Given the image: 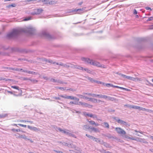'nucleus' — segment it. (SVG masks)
Returning <instances> with one entry per match:
<instances>
[{
  "mask_svg": "<svg viewBox=\"0 0 153 153\" xmlns=\"http://www.w3.org/2000/svg\"><path fill=\"white\" fill-rule=\"evenodd\" d=\"M81 59L83 61L88 63L92 65H93L99 67H102L100 64L99 62L96 61H94L93 60L90 59L89 58L82 57L81 58Z\"/></svg>",
  "mask_w": 153,
  "mask_h": 153,
  "instance_id": "nucleus-1",
  "label": "nucleus"
},
{
  "mask_svg": "<svg viewBox=\"0 0 153 153\" xmlns=\"http://www.w3.org/2000/svg\"><path fill=\"white\" fill-rule=\"evenodd\" d=\"M43 11V10L42 8L35 9L34 11L31 13L32 15H38L42 13Z\"/></svg>",
  "mask_w": 153,
  "mask_h": 153,
  "instance_id": "nucleus-2",
  "label": "nucleus"
},
{
  "mask_svg": "<svg viewBox=\"0 0 153 153\" xmlns=\"http://www.w3.org/2000/svg\"><path fill=\"white\" fill-rule=\"evenodd\" d=\"M115 130L117 131L118 134L125 135L126 133V131L120 127H117L115 128Z\"/></svg>",
  "mask_w": 153,
  "mask_h": 153,
  "instance_id": "nucleus-3",
  "label": "nucleus"
},
{
  "mask_svg": "<svg viewBox=\"0 0 153 153\" xmlns=\"http://www.w3.org/2000/svg\"><path fill=\"white\" fill-rule=\"evenodd\" d=\"M85 93L83 94V95H80V97L82 98L86 99L88 101L92 102L93 98H90L88 97V96L87 94H85Z\"/></svg>",
  "mask_w": 153,
  "mask_h": 153,
  "instance_id": "nucleus-4",
  "label": "nucleus"
},
{
  "mask_svg": "<svg viewBox=\"0 0 153 153\" xmlns=\"http://www.w3.org/2000/svg\"><path fill=\"white\" fill-rule=\"evenodd\" d=\"M19 31L17 30H14L13 31L7 35L8 37H12L18 33Z\"/></svg>",
  "mask_w": 153,
  "mask_h": 153,
  "instance_id": "nucleus-5",
  "label": "nucleus"
},
{
  "mask_svg": "<svg viewBox=\"0 0 153 153\" xmlns=\"http://www.w3.org/2000/svg\"><path fill=\"white\" fill-rule=\"evenodd\" d=\"M62 98H64L65 99H71V100H74L75 99V100L79 101V99L77 98H75L74 97L71 96H65L63 95H60V96Z\"/></svg>",
  "mask_w": 153,
  "mask_h": 153,
  "instance_id": "nucleus-6",
  "label": "nucleus"
},
{
  "mask_svg": "<svg viewBox=\"0 0 153 153\" xmlns=\"http://www.w3.org/2000/svg\"><path fill=\"white\" fill-rule=\"evenodd\" d=\"M84 8H79L77 9H75L72 11V12L74 13L80 14L82 13V12Z\"/></svg>",
  "mask_w": 153,
  "mask_h": 153,
  "instance_id": "nucleus-7",
  "label": "nucleus"
},
{
  "mask_svg": "<svg viewBox=\"0 0 153 153\" xmlns=\"http://www.w3.org/2000/svg\"><path fill=\"white\" fill-rule=\"evenodd\" d=\"M122 76L125 78H127L128 79L131 80L133 81H135L136 80H138V79L137 78H134L130 76H126L124 75H122Z\"/></svg>",
  "mask_w": 153,
  "mask_h": 153,
  "instance_id": "nucleus-8",
  "label": "nucleus"
},
{
  "mask_svg": "<svg viewBox=\"0 0 153 153\" xmlns=\"http://www.w3.org/2000/svg\"><path fill=\"white\" fill-rule=\"evenodd\" d=\"M79 105H81L83 106L88 107L90 108H91L93 107L92 105H89L87 103L85 102H79Z\"/></svg>",
  "mask_w": 153,
  "mask_h": 153,
  "instance_id": "nucleus-9",
  "label": "nucleus"
},
{
  "mask_svg": "<svg viewBox=\"0 0 153 153\" xmlns=\"http://www.w3.org/2000/svg\"><path fill=\"white\" fill-rule=\"evenodd\" d=\"M117 121L118 123H120L122 125H127V123H126V122L120 119H118L117 120Z\"/></svg>",
  "mask_w": 153,
  "mask_h": 153,
  "instance_id": "nucleus-10",
  "label": "nucleus"
},
{
  "mask_svg": "<svg viewBox=\"0 0 153 153\" xmlns=\"http://www.w3.org/2000/svg\"><path fill=\"white\" fill-rule=\"evenodd\" d=\"M92 102H94V103H100V102L102 103V102H104V101H102L100 100H97V99L94 98H93Z\"/></svg>",
  "mask_w": 153,
  "mask_h": 153,
  "instance_id": "nucleus-11",
  "label": "nucleus"
},
{
  "mask_svg": "<svg viewBox=\"0 0 153 153\" xmlns=\"http://www.w3.org/2000/svg\"><path fill=\"white\" fill-rule=\"evenodd\" d=\"M17 122H20L21 123H26V122H28L30 123L31 124H32L33 123V122L32 121H27L26 120H19L17 121Z\"/></svg>",
  "mask_w": 153,
  "mask_h": 153,
  "instance_id": "nucleus-12",
  "label": "nucleus"
},
{
  "mask_svg": "<svg viewBox=\"0 0 153 153\" xmlns=\"http://www.w3.org/2000/svg\"><path fill=\"white\" fill-rule=\"evenodd\" d=\"M96 97H98L99 98H103L105 99H106L108 98L107 96L101 94H97Z\"/></svg>",
  "mask_w": 153,
  "mask_h": 153,
  "instance_id": "nucleus-13",
  "label": "nucleus"
},
{
  "mask_svg": "<svg viewBox=\"0 0 153 153\" xmlns=\"http://www.w3.org/2000/svg\"><path fill=\"white\" fill-rule=\"evenodd\" d=\"M27 127L28 128L30 129L33 130L34 131H36L38 130V129L36 127H31L29 126H27Z\"/></svg>",
  "mask_w": 153,
  "mask_h": 153,
  "instance_id": "nucleus-14",
  "label": "nucleus"
},
{
  "mask_svg": "<svg viewBox=\"0 0 153 153\" xmlns=\"http://www.w3.org/2000/svg\"><path fill=\"white\" fill-rule=\"evenodd\" d=\"M18 137L19 138H22L26 140H29V139H27L25 135H20Z\"/></svg>",
  "mask_w": 153,
  "mask_h": 153,
  "instance_id": "nucleus-15",
  "label": "nucleus"
},
{
  "mask_svg": "<svg viewBox=\"0 0 153 153\" xmlns=\"http://www.w3.org/2000/svg\"><path fill=\"white\" fill-rule=\"evenodd\" d=\"M130 108L135 109H138L139 110L140 109V107L138 106H136L135 105H132V106H130Z\"/></svg>",
  "mask_w": 153,
  "mask_h": 153,
  "instance_id": "nucleus-16",
  "label": "nucleus"
},
{
  "mask_svg": "<svg viewBox=\"0 0 153 153\" xmlns=\"http://www.w3.org/2000/svg\"><path fill=\"white\" fill-rule=\"evenodd\" d=\"M85 94H87L88 96H90L93 97H96L97 94H94L85 93Z\"/></svg>",
  "mask_w": 153,
  "mask_h": 153,
  "instance_id": "nucleus-17",
  "label": "nucleus"
},
{
  "mask_svg": "<svg viewBox=\"0 0 153 153\" xmlns=\"http://www.w3.org/2000/svg\"><path fill=\"white\" fill-rule=\"evenodd\" d=\"M107 98H108V100L112 101H115L117 100L116 99L114 98L108 96Z\"/></svg>",
  "mask_w": 153,
  "mask_h": 153,
  "instance_id": "nucleus-18",
  "label": "nucleus"
},
{
  "mask_svg": "<svg viewBox=\"0 0 153 153\" xmlns=\"http://www.w3.org/2000/svg\"><path fill=\"white\" fill-rule=\"evenodd\" d=\"M67 131H66L65 130H63L62 132L64 133L68 134L70 136H73V135L71 134L70 133L68 132L67 131H69L68 130H67Z\"/></svg>",
  "mask_w": 153,
  "mask_h": 153,
  "instance_id": "nucleus-19",
  "label": "nucleus"
},
{
  "mask_svg": "<svg viewBox=\"0 0 153 153\" xmlns=\"http://www.w3.org/2000/svg\"><path fill=\"white\" fill-rule=\"evenodd\" d=\"M139 110H142V111H146L148 112H149L150 111H151V110H149L148 109H147L145 108H143L140 107V109H139Z\"/></svg>",
  "mask_w": 153,
  "mask_h": 153,
  "instance_id": "nucleus-20",
  "label": "nucleus"
},
{
  "mask_svg": "<svg viewBox=\"0 0 153 153\" xmlns=\"http://www.w3.org/2000/svg\"><path fill=\"white\" fill-rule=\"evenodd\" d=\"M91 129L92 130L94 131L95 132H99L100 131L97 128H95L94 127H92L91 128Z\"/></svg>",
  "mask_w": 153,
  "mask_h": 153,
  "instance_id": "nucleus-21",
  "label": "nucleus"
},
{
  "mask_svg": "<svg viewBox=\"0 0 153 153\" xmlns=\"http://www.w3.org/2000/svg\"><path fill=\"white\" fill-rule=\"evenodd\" d=\"M105 126L104 127L107 128H109V125L108 124L107 122H104V123Z\"/></svg>",
  "mask_w": 153,
  "mask_h": 153,
  "instance_id": "nucleus-22",
  "label": "nucleus"
},
{
  "mask_svg": "<svg viewBox=\"0 0 153 153\" xmlns=\"http://www.w3.org/2000/svg\"><path fill=\"white\" fill-rule=\"evenodd\" d=\"M75 68H77L80 70H83L84 68L80 66H76L75 67Z\"/></svg>",
  "mask_w": 153,
  "mask_h": 153,
  "instance_id": "nucleus-23",
  "label": "nucleus"
},
{
  "mask_svg": "<svg viewBox=\"0 0 153 153\" xmlns=\"http://www.w3.org/2000/svg\"><path fill=\"white\" fill-rule=\"evenodd\" d=\"M56 88L57 89H59L62 90H64L66 89L65 87H56Z\"/></svg>",
  "mask_w": 153,
  "mask_h": 153,
  "instance_id": "nucleus-24",
  "label": "nucleus"
},
{
  "mask_svg": "<svg viewBox=\"0 0 153 153\" xmlns=\"http://www.w3.org/2000/svg\"><path fill=\"white\" fill-rule=\"evenodd\" d=\"M93 139H95V141L97 142L100 143L101 142L100 139L99 138H97L94 137Z\"/></svg>",
  "mask_w": 153,
  "mask_h": 153,
  "instance_id": "nucleus-25",
  "label": "nucleus"
},
{
  "mask_svg": "<svg viewBox=\"0 0 153 153\" xmlns=\"http://www.w3.org/2000/svg\"><path fill=\"white\" fill-rule=\"evenodd\" d=\"M11 88L18 90H19V87L17 86H11Z\"/></svg>",
  "mask_w": 153,
  "mask_h": 153,
  "instance_id": "nucleus-26",
  "label": "nucleus"
},
{
  "mask_svg": "<svg viewBox=\"0 0 153 153\" xmlns=\"http://www.w3.org/2000/svg\"><path fill=\"white\" fill-rule=\"evenodd\" d=\"M12 131L15 132H20L21 131V130L20 129H15L14 128H13L12 129Z\"/></svg>",
  "mask_w": 153,
  "mask_h": 153,
  "instance_id": "nucleus-27",
  "label": "nucleus"
},
{
  "mask_svg": "<svg viewBox=\"0 0 153 153\" xmlns=\"http://www.w3.org/2000/svg\"><path fill=\"white\" fill-rule=\"evenodd\" d=\"M125 137L126 138L130 139H131V140H136V139H134V138H132L130 137L127 135H125Z\"/></svg>",
  "mask_w": 153,
  "mask_h": 153,
  "instance_id": "nucleus-28",
  "label": "nucleus"
},
{
  "mask_svg": "<svg viewBox=\"0 0 153 153\" xmlns=\"http://www.w3.org/2000/svg\"><path fill=\"white\" fill-rule=\"evenodd\" d=\"M1 80L9 81V80H10V79H6L5 78L0 77V80Z\"/></svg>",
  "mask_w": 153,
  "mask_h": 153,
  "instance_id": "nucleus-29",
  "label": "nucleus"
},
{
  "mask_svg": "<svg viewBox=\"0 0 153 153\" xmlns=\"http://www.w3.org/2000/svg\"><path fill=\"white\" fill-rule=\"evenodd\" d=\"M9 69H10V70H15V71H19V70H20L19 69H15L14 68H9Z\"/></svg>",
  "mask_w": 153,
  "mask_h": 153,
  "instance_id": "nucleus-30",
  "label": "nucleus"
},
{
  "mask_svg": "<svg viewBox=\"0 0 153 153\" xmlns=\"http://www.w3.org/2000/svg\"><path fill=\"white\" fill-rule=\"evenodd\" d=\"M86 136H87L88 137H89V138H91V139H94V137H93V136H91L90 135H88V134H86Z\"/></svg>",
  "mask_w": 153,
  "mask_h": 153,
  "instance_id": "nucleus-31",
  "label": "nucleus"
},
{
  "mask_svg": "<svg viewBox=\"0 0 153 153\" xmlns=\"http://www.w3.org/2000/svg\"><path fill=\"white\" fill-rule=\"evenodd\" d=\"M16 6V4H11L9 5H8V7H15Z\"/></svg>",
  "mask_w": 153,
  "mask_h": 153,
  "instance_id": "nucleus-32",
  "label": "nucleus"
},
{
  "mask_svg": "<svg viewBox=\"0 0 153 153\" xmlns=\"http://www.w3.org/2000/svg\"><path fill=\"white\" fill-rule=\"evenodd\" d=\"M85 115L86 116H88L90 117H93V115L92 114H85Z\"/></svg>",
  "mask_w": 153,
  "mask_h": 153,
  "instance_id": "nucleus-33",
  "label": "nucleus"
},
{
  "mask_svg": "<svg viewBox=\"0 0 153 153\" xmlns=\"http://www.w3.org/2000/svg\"><path fill=\"white\" fill-rule=\"evenodd\" d=\"M120 89H122L123 90H126L127 91H130V90L129 89L126 88H123V87L120 88Z\"/></svg>",
  "mask_w": 153,
  "mask_h": 153,
  "instance_id": "nucleus-34",
  "label": "nucleus"
},
{
  "mask_svg": "<svg viewBox=\"0 0 153 153\" xmlns=\"http://www.w3.org/2000/svg\"><path fill=\"white\" fill-rule=\"evenodd\" d=\"M18 125L21 126V127H26V125H23V124H18Z\"/></svg>",
  "mask_w": 153,
  "mask_h": 153,
  "instance_id": "nucleus-35",
  "label": "nucleus"
},
{
  "mask_svg": "<svg viewBox=\"0 0 153 153\" xmlns=\"http://www.w3.org/2000/svg\"><path fill=\"white\" fill-rule=\"evenodd\" d=\"M106 85L107 87L113 86V85L110 83H107L106 84Z\"/></svg>",
  "mask_w": 153,
  "mask_h": 153,
  "instance_id": "nucleus-36",
  "label": "nucleus"
},
{
  "mask_svg": "<svg viewBox=\"0 0 153 153\" xmlns=\"http://www.w3.org/2000/svg\"><path fill=\"white\" fill-rule=\"evenodd\" d=\"M31 19V18L30 17H28V18H27L25 19H24L23 21H28V20H30Z\"/></svg>",
  "mask_w": 153,
  "mask_h": 153,
  "instance_id": "nucleus-37",
  "label": "nucleus"
},
{
  "mask_svg": "<svg viewBox=\"0 0 153 153\" xmlns=\"http://www.w3.org/2000/svg\"><path fill=\"white\" fill-rule=\"evenodd\" d=\"M89 123L92 125H94L95 124V122L93 121H89Z\"/></svg>",
  "mask_w": 153,
  "mask_h": 153,
  "instance_id": "nucleus-38",
  "label": "nucleus"
},
{
  "mask_svg": "<svg viewBox=\"0 0 153 153\" xmlns=\"http://www.w3.org/2000/svg\"><path fill=\"white\" fill-rule=\"evenodd\" d=\"M153 20V17H149L148 20L147 21H150L151 20Z\"/></svg>",
  "mask_w": 153,
  "mask_h": 153,
  "instance_id": "nucleus-39",
  "label": "nucleus"
},
{
  "mask_svg": "<svg viewBox=\"0 0 153 153\" xmlns=\"http://www.w3.org/2000/svg\"><path fill=\"white\" fill-rule=\"evenodd\" d=\"M145 8L147 10H150L151 11L152 10V9H151V8L149 7H145Z\"/></svg>",
  "mask_w": 153,
  "mask_h": 153,
  "instance_id": "nucleus-40",
  "label": "nucleus"
},
{
  "mask_svg": "<svg viewBox=\"0 0 153 153\" xmlns=\"http://www.w3.org/2000/svg\"><path fill=\"white\" fill-rule=\"evenodd\" d=\"M113 87L116 88H120H120H122L121 87H120L117 86H114L113 85V86H112Z\"/></svg>",
  "mask_w": 153,
  "mask_h": 153,
  "instance_id": "nucleus-41",
  "label": "nucleus"
},
{
  "mask_svg": "<svg viewBox=\"0 0 153 153\" xmlns=\"http://www.w3.org/2000/svg\"><path fill=\"white\" fill-rule=\"evenodd\" d=\"M137 11L135 9L134 10V14H137Z\"/></svg>",
  "mask_w": 153,
  "mask_h": 153,
  "instance_id": "nucleus-42",
  "label": "nucleus"
},
{
  "mask_svg": "<svg viewBox=\"0 0 153 153\" xmlns=\"http://www.w3.org/2000/svg\"><path fill=\"white\" fill-rule=\"evenodd\" d=\"M88 73H91V71L89 69H87V70L86 71Z\"/></svg>",
  "mask_w": 153,
  "mask_h": 153,
  "instance_id": "nucleus-43",
  "label": "nucleus"
},
{
  "mask_svg": "<svg viewBox=\"0 0 153 153\" xmlns=\"http://www.w3.org/2000/svg\"><path fill=\"white\" fill-rule=\"evenodd\" d=\"M58 129L60 132H62V131L63 130L61 128H58Z\"/></svg>",
  "mask_w": 153,
  "mask_h": 153,
  "instance_id": "nucleus-44",
  "label": "nucleus"
},
{
  "mask_svg": "<svg viewBox=\"0 0 153 153\" xmlns=\"http://www.w3.org/2000/svg\"><path fill=\"white\" fill-rule=\"evenodd\" d=\"M82 3H83V2L82 1H81L78 4L79 5H81L82 4Z\"/></svg>",
  "mask_w": 153,
  "mask_h": 153,
  "instance_id": "nucleus-45",
  "label": "nucleus"
},
{
  "mask_svg": "<svg viewBox=\"0 0 153 153\" xmlns=\"http://www.w3.org/2000/svg\"><path fill=\"white\" fill-rule=\"evenodd\" d=\"M67 90H70V91H75L74 90V89H71V88H70V89H68Z\"/></svg>",
  "mask_w": 153,
  "mask_h": 153,
  "instance_id": "nucleus-46",
  "label": "nucleus"
},
{
  "mask_svg": "<svg viewBox=\"0 0 153 153\" xmlns=\"http://www.w3.org/2000/svg\"><path fill=\"white\" fill-rule=\"evenodd\" d=\"M51 80L53 82H56V80H55V79H52Z\"/></svg>",
  "mask_w": 153,
  "mask_h": 153,
  "instance_id": "nucleus-47",
  "label": "nucleus"
},
{
  "mask_svg": "<svg viewBox=\"0 0 153 153\" xmlns=\"http://www.w3.org/2000/svg\"><path fill=\"white\" fill-rule=\"evenodd\" d=\"M149 137L151 138L152 140H153V136L151 135H150Z\"/></svg>",
  "mask_w": 153,
  "mask_h": 153,
  "instance_id": "nucleus-48",
  "label": "nucleus"
},
{
  "mask_svg": "<svg viewBox=\"0 0 153 153\" xmlns=\"http://www.w3.org/2000/svg\"><path fill=\"white\" fill-rule=\"evenodd\" d=\"M56 64L57 65H59V64L58 63H56ZM59 65L62 66L63 65V64L62 63H61L59 64Z\"/></svg>",
  "mask_w": 153,
  "mask_h": 153,
  "instance_id": "nucleus-49",
  "label": "nucleus"
},
{
  "mask_svg": "<svg viewBox=\"0 0 153 153\" xmlns=\"http://www.w3.org/2000/svg\"><path fill=\"white\" fill-rule=\"evenodd\" d=\"M28 73L29 74H33V72L29 71L28 72Z\"/></svg>",
  "mask_w": 153,
  "mask_h": 153,
  "instance_id": "nucleus-50",
  "label": "nucleus"
},
{
  "mask_svg": "<svg viewBox=\"0 0 153 153\" xmlns=\"http://www.w3.org/2000/svg\"><path fill=\"white\" fill-rule=\"evenodd\" d=\"M94 125H95L96 126H97L99 125V124L95 123V124H94Z\"/></svg>",
  "mask_w": 153,
  "mask_h": 153,
  "instance_id": "nucleus-51",
  "label": "nucleus"
},
{
  "mask_svg": "<svg viewBox=\"0 0 153 153\" xmlns=\"http://www.w3.org/2000/svg\"><path fill=\"white\" fill-rule=\"evenodd\" d=\"M55 152H56L57 153H59V151H56V150H54V151Z\"/></svg>",
  "mask_w": 153,
  "mask_h": 153,
  "instance_id": "nucleus-52",
  "label": "nucleus"
},
{
  "mask_svg": "<svg viewBox=\"0 0 153 153\" xmlns=\"http://www.w3.org/2000/svg\"><path fill=\"white\" fill-rule=\"evenodd\" d=\"M134 131L135 132H138L139 131H137L136 130H134ZM140 132V133L141 134H142V133L141 132Z\"/></svg>",
  "mask_w": 153,
  "mask_h": 153,
  "instance_id": "nucleus-53",
  "label": "nucleus"
},
{
  "mask_svg": "<svg viewBox=\"0 0 153 153\" xmlns=\"http://www.w3.org/2000/svg\"><path fill=\"white\" fill-rule=\"evenodd\" d=\"M87 70V68H84L83 69V70H84L85 71H86Z\"/></svg>",
  "mask_w": 153,
  "mask_h": 153,
  "instance_id": "nucleus-54",
  "label": "nucleus"
},
{
  "mask_svg": "<svg viewBox=\"0 0 153 153\" xmlns=\"http://www.w3.org/2000/svg\"><path fill=\"white\" fill-rule=\"evenodd\" d=\"M4 116L3 115H0V118L4 117Z\"/></svg>",
  "mask_w": 153,
  "mask_h": 153,
  "instance_id": "nucleus-55",
  "label": "nucleus"
},
{
  "mask_svg": "<svg viewBox=\"0 0 153 153\" xmlns=\"http://www.w3.org/2000/svg\"><path fill=\"white\" fill-rule=\"evenodd\" d=\"M10 0H4V1L6 2V1H10Z\"/></svg>",
  "mask_w": 153,
  "mask_h": 153,
  "instance_id": "nucleus-56",
  "label": "nucleus"
},
{
  "mask_svg": "<svg viewBox=\"0 0 153 153\" xmlns=\"http://www.w3.org/2000/svg\"><path fill=\"white\" fill-rule=\"evenodd\" d=\"M8 92L11 94H12V92L11 91H8Z\"/></svg>",
  "mask_w": 153,
  "mask_h": 153,
  "instance_id": "nucleus-57",
  "label": "nucleus"
},
{
  "mask_svg": "<svg viewBox=\"0 0 153 153\" xmlns=\"http://www.w3.org/2000/svg\"><path fill=\"white\" fill-rule=\"evenodd\" d=\"M29 140H30V142H31V143H33V141L31 140H30L29 139Z\"/></svg>",
  "mask_w": 153,
  "mask_h": 153,
  "instance_id": "nucleus-58",
  "label": "nucleus"
},
{
  "mask_svg": "<svg viewBox=\"0 0 153 153\" xmlns=\"http://www.w3.org/2000/svg\"><path fill=\"white\" fill-rule=\"evenodd\" d=\"M56 99L59 100L60 99V98L59 97H56Z\"/></svg>",
  "mask_w": 153,
  "mask_h": 153,
  "instance_id": "nucleus-59",
  "label": "nucleus"
},
{
  "mask_svg": "<svg viewBox=\"0 0 153 153\" xmlns=\"http://www.w3.org/2000/svg\"><path fill=\"white\" fill-rule=\"evenodd\" d=\"M70 103L72 104H74V102H70Z\"/></svg>",
  "mask_w": 153,
  "mask_h": 153,
  "instance_id": "nucleus-60",
  "label": "nucleus"
},
{
  "mask_svg": "<svg viewBox=\"0 0 153 153\" xmlns=\"http://www.w3.org/2000/svg\"><path fill=\"white\" fill-rule=\"evenodd\" d=\"M27 79H27V78H25L24 79V80H27Z\"/></svg>",
  "mask_w": 153,
  "mask_h": 153,
  "instance_id": "nucleus-61",
  "label": "nucleus"
},
{
  "mask_svg": "<svg viewBox=\"0 0 153 153\" xmlns=\"http://www.w3.org/2000/svg\"><path fill=\"white\" fill-rule=\"evenodd\" d=\"M124 106H128V105H125Z\"/></svg>",
  "mask_w": 153,
  "mask_h": 153,
  "instance_id": "nucleus-62",
  "label": "nucleus"
},
{
  "mask_svg": "<svg viewBox=\"0 0 153 153\" xmlns=\"http://www.w3.org/2000/svg\"><path fill=\"white\" fill-rule=\"evenodd\" d=\"M13 125H14V126H17V124H13Z\"/></svg>",
  "mask_w": 153,
  "mask_h": 153,
  "instance_id": "nucleus-63",
  "label": "nucleus"
},
{
  "mask_svg": "<svg viewBox=\"0 0 153 153\" xmlns=\"http://www.w3.org/2000/svg\"><path fill=\"white\" fill-rule=\"evenodd\" d=\"M152 82H153V79L152 80Z\"/></svg>",
  "mask_w": 153,
  "mask_h": 153,
  "instance_id": "nucleus-64",
  "label": "nucleus"
}]
</instances>
